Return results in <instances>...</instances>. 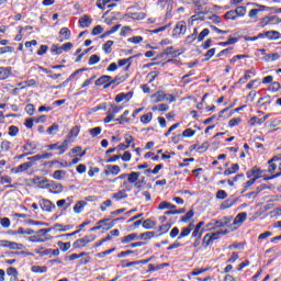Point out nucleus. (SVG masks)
Listing matches in <instances>:
<instances>
[{"instance_id": "1", "label": "nucleus", "mask_w": 281, "mask_h": 281, "mask_svg": "<svg viewBox=\"0 0 281 281\" xmlns=\"http://www.w3.org/2000/svg\"><path fill=\"white\" fill-rule=\"evenodd\" d=\"M142 176L140 172L132 171L128 179L123 180L120 183L121 190H125V192H132L133 191V183H136V181H139V177Z\"/></svg>"}, {"instance_id": "2", "label": "nucleus", "mask_w": 281, "mask_h": 281, "mask_svg": "<svg viewBox=\"0 0 281 281\" xmlns=\"http://www.w3.org/2000/svg\"><path fill=\"white\" fill-rule=\"evenodd\" d=\"M46 150H59L58 155H65L69 149V139H65L61 144L56 142L55 144H49L45 146Z\"/></svg>"}, {"instance_id": "3", "label": "nucleus", "mask_w": 281, "mask_h": 281, "mask_svg": "<svg viewBox=\"0 0 281 281\" xmlns=\"http://www.w3.org/2000/svg\"><path fill=\"white\" fill-rule=\"evenodd\" d=\"M186 32H188V23L183 20L179 21L172 30V38H181L186 36Z\"/></svg>"}, {"instance_id": "4", "label": "nucleus", "mask_w": 281, "mask_h": 281, "mask_svg": "<svg viewBox=\"0 0 281 281\" xmlns=\"http://www.w3.org/2000/svg\"><path fill=\"white\" fill-rule=\"evenodd\" d=\"M221 239V233L215 232V233H207L204 235L202 238V248L207 249L210 245H214V240Z\"/></svg>"}, {"instance_id": "5", "label": "nucleus", "mask_w": 281, "mask_h": 281, "mask_svg": "<svg viewBox=\"0 0 281 281\" xmlns=\"http://www.w3.org/2000/svg\"><path fill=\"white\" fill-rule=\"evenodd\" d=\"M95 240V235H87L83 238H79L74 241L72 248L74 249H82V247H87L89 243H93Z\"/></svg>"}, {"instance_id": "6", "label": "nucleus", "mask_w": 281, "mask_h": 281, "mask_svg": "<svg viewBox=\"0 0 281 281\" xmlns=\"http://www.w3.org/2000/svg\"><path fill=\"white\" fill-rule=\"evenodd\" d=\"M265 170L260 169V167L255 166L249 171L246 172L247 179H255V181H258V179H265Z\"/></svg>"}, {"instance_id": "7", "label": "nucleus", "mask_w": 281, "mask_h": 281, "mask_svg": "<svg viewBox=\"0 0 281 281\" xmlns=\"http://www.w3.org/2000/svg\"><path fill=\"white\" fill-rule=\"evenodd\" d=\"M117 221H124V217H117V218L111 221L110 223L104 222L103 225L93 226L92 228H90V232H98L99 229H103L102 234H104V232H109V229H113V227H115V223H117Z\"/></svg>"}, {"instance_id": "8", "label": "nucleus", "mask_w": 281, "mask_h": 281, "mask_svg": "<svg viewBox=\"0 0 281 281\" xmlns=\"http://www.w3.org/2000/svg\"><path fill=\"white\" fill-rule=\"evenodd\" d=\"M38 204H40V207H41L42 212L52 213V212H54V210H56V204H54L48 199L40 200Z\"/></svg>"}, {"instance_id": "9", "label": "nucleus", "mask_w": 281, "mask_h": 281, "mask_svg": "<svg viewBox=\"0 0 281 281\" xmlns=\"http://www.w3.org/2000/svg\"><path fill=\"white\" fill-rule=\"evenodd\" d=\"M36 162L33 160H30L27 162H24L18 167H14L11 171L13 172V175H19L21 172H27V170L30 168H32V166H34Z\"/></svg>"}, {"instance_id": "10", "label": "nucleus", "mask_w": 281, "mask_h": 281, "mask_svg": "<svg viewBox=\"0 0 281 281\" xmlns=\"http://www.w3.org/2000/svg\"><path fill=\"white\" fill-rule=\"evenodd\" d=\"M110 82H111V76L102 75L100 78H98L94 81V85H95V87H102L103 86V89H109L111 87Z\"/></svg>"}, {"instance_id": "11", "label": "nucleus", "mask_w": 281, "mask_h": 281, "mask_svg": "<svg viewBox=\"0 0 281 281\" xmlns=\"http://www.w3.org/2000/svg\"><path fill=\"white\" fill-rule=\"evenodd\" d=\"M268 188H269V186H267V184H265V183H261L260 186H258V187L256 188L255 191H251V192L245 194L244 196H245L246 199H251V200L258 199V194H260V192H262V190H268Z\"/></svg>"}, {"instance_id": "12", "label": "nucleus", "mask_w": 281, "mask_h": 281, "mask_svg": "<svg viewBox=\"0 0 281 281\" xmlns=\"http://www.w3.org/2000/svg\"><path fill=\"white\" fill-rule=\"evenodd\" d=\"M276 161H281V154H278L273 156L270 160H268V172H270V175H273V172L278 170V165L276 164Z\"/></svg>"}, {"instance_id": "13", "label": "nucleus", "mask_w": 281, "mask_h": 281, "mask_svg": "<svg viewBox=\"0 0 281 281\" xmlns=\"http://www.w3.org/2000/svg\"><path fill=\"white\" fill-rule=\"evenodd\" d=\"M133 98V91H130V92H121L119 94L115 95L114 98V101L120 104V102H128L131 101V99Z\"/></svg>"}, {"instance_id": "14", "label": "nucleus", "mask_w": 281, "mask_h": 281, "mask_svg": "<svg viewBox=\"0 0 281 281\" xmlns=\"http://www.w3.org/2000/svg\"><path fill=\"white\" fill-rule=\"evenodd\" d=\"M267 120H269V115H265L261 119H259L258 116H252L249 119L248 124L250 126H262V124H265Z\"/></svg>"}, {"instance_id": "15", "label": "nucleus", "mask_w": 281, "mask_h": 281, "mask_svg": "<svg viewBox=\"0 0 281 281\" xmlns=\"http://www.w3.org/2000/svg\"><path fill=\"white\" fill-rule=\"evenodd\" d=\"M233 217H223V220H214L215 229L221 227H229L232 224Z\"/></svg>"}, {"instance_id": "16", "label": "nucleus", "mask_w": 281, "mask_h": 281, "mask_svg": "<svg viewBox=\"0 0 281 281\" xmlns=\"http://www.w3.org/2000/svg\"><path fill=\"white\" fill-rule=\"evenodd\" d=\"M57 168H71V164L67 162V160H50L44 164V166H49V168H52V166H56Z\"/></svg>"}, {"instance_id": "17", "label": "nucleus", "mask_w": 281, "mask_h": 281, "mask_svg": "<svg viewBox=\"0 0 281 281\" xmlns=\"http://www.w3.org/2000/svg\"><path fill=\"white\" fill-rule=\"evenodd\" d=\"M192 229H194V223H190L187 227H183L178 236V240L188 238V236L192 234Z\"/></svg>"}, {"instance_id": "18", "label": "nucleus", "mask_w": 281, "mask_h": 281, "mask_svg": "<svg viewBox=\"0 0 281 281\" xmlns=\"http://www.w3.org/2000/svg\"><path fill=\"white\" fill-rule=\"evenodd\" d=\"M59 43H64V41H69L71 38V30L69 27H61L59 30Z\"/></svg>"}, {"instance_id": "19", "label": "nucleus", "mask_w": 281, "mask_h": 281, "mask_svg": "<svg viewBox=\"0 0 281 281\" xmlns=\"http://www.w3.org/2000/svg\"><path fill=\"white\" fill-rule=\"evenodd\" d=\"M252 5H256L259 9H251L248 13L249 19H257L258 13L265 12V9L267 8V5H262V4H258V3H254Z\"/></svg>"}, {"instance_id": "20", "label": "nucleus", "mask_w": 281, "mask_h": 281, "mask_svg": "<svg viewBox=\"0 0 281 281\" xmlns=\"http://www.w3.org/2000/svg\"><path fill=\"white\" fill-rule=\"evenodd\" d=\"M204 14H207V11H199V12H196V14L192 15L189 19V25H194L195 21H205V15Z\"/></svg>"}, {"instance_id": "21", "label": "nucleus", "mask_w": 281, "mask_h": 281, "mask_svg": "<svg viewBox=\"0 0 281 281\" xmlns=\"http://www.w3.org/2000/svg\"><path fill=\"white\" fill-rule=\"evenodd\" d=\"M133 240H139L138 233H132L121 238L122 245H128V243H133Z\"/></svg>"}, {"instance_id": "22", "label": "nucleus", "mask_w": 281, "mask_h": 281, "mask_svg": "<svg viewBox=\"0 0 281 281\" xmlns=\"http://www.w3.org/2000/svg\"><path fill=\"white\" fill-rule=\"evenodd\" d=\"M12 76V67H0V80H8Z\"/></svg>"}, {"instance_id": "23", "label": "nucleus", "mask_w": 281, "mask_h": 281, "mask_svg": "<svg viewBox=\"0 0 281 281\" xmlns=\"http://www.w3.org/2000/svg\"><path fill=\"white\" fill-rule=\"evenodd\" d=\"M81 128L82 127L80 125H76V126L71 127L66 139H69V142H71V138L78 137V135H80Z\"/></svg>"}, {"instance_id": "24", "label": "nucleus", "mask_w": 281, "mask_h": 281, "mask_svg": "<svg viewBox=\"0 0 281 281\" xmlns=\"http://www.w3.org/2000/svg\"><path fill=\"white\" fill-rule=\"evenodd\" d=\"M126 192V190L121 189L116 193L112 194V199H114V201H124V199H128V194Z\"/></svg>"}, {"instance_id": "25", "label": "nucleus", "mask_w": 281, "mask_h": 281, "mask_svg": "<svg viewBox=\"0 0 281 281\" xmlns=\"http://www.w3.org/2000/svg\"><path fill=\"white\" fill-rule=\"evenodd\" d=\"M54 157V154L52 153H45V154H42V155H35L33 157H29L27 160L29 161H41V159H49Z\"/></svg>"}, {"instance_id": "26", "label": "nucleus", "mask_w": 281, "mask_h": 281, "mask_svg": "<svg viewBox=\"0 0 281 281\" xmlns=\"http://www.w3.org/2000/svg\"><path fill=\"white\" fill-rule=\"evenodd\" d=\"M165 267H170V263H168V262L160 263V265L149 263L147 273H153V271H159V270L164 269Z\"/></svg>"}, {"instance_id": "27", "label": "nucleus", "mask_w": 281, "mask_h": 281, "mask_svg": "<svg viewBox=\"0 0 281 281\" xmlns=\"http://www.w3.org/2000/svg\"><path fill=\"white\" fill-rule=\"evenodd\" d=\"M93 23V20L89 15H83L79 19V26L80 27H89Z\"/></svg>"}, {"instance_id": "28", "label": "nucleus", "mask_w": 281, "mask_h": 281, "mask_svg": "<svg viewBox=\"0 0 281 281\" xmlns=\"http://www.w3.org/2000/svg\"><path fill=\"white\" fill-rule=\"evenodd\" d=\"M85 207H87L86 201L80 200V201L76 202V204L74 205L75 214H82V211L85 210Z\"/></svg>"}, {"instance_id": "29", "label": "nucleus", "mask_w": 281, "mask_h": 281, "mask_svg": "<svg viewBox=\"0 0 281 281\" xmlns=\"http://www.w3.org/2000/svg\"><path fill=\"white\" fill-rule=\"evenodd\" d=\"M22 148L26 153H34V150H36L38 148V145H36L34 142L29 139V140H26V143L24 144V146Z\"/></svg>"}, {"instance_id": "30", "label": "nucleus", "mask_w": 281, "mask_h": 281, "mask_svg": "<svg viewBox=\"0 0 281 281\" xmlns=\"http://www.w3.org/2000/svg\"><path fill=\"white\" fill-rule=\"evenodd\" d=\"M166 93L164 91H157L156 93L151 94L150 98L157 104L158 102H164L166 100Z\"/></svg>"}, {"instance_id": "31", "label": "nucleus", "mask_w": 281, "mask_h": 281, "mask_svg": "<svg viewBox=\"0 0 281 281\" xmlns=\"http://www.w3.org/2000/svg\"><path fill=\"white\" fill-rule=\"evenodd\" d=\"M247 221V214L245 212L238 213L233 221V225H243Z\"/></svg>"}, {"instance_id": "32", "label": "nucleus", "mask_w": 281, "mask_h": 281, "mask_svg": "<svg viewBox=\"0 0 281 281\" xmlns=\"http://www.w3.org/2000/svg\"><path fill=\"white\" fill-rule=\"evenodd\" d=\"M124 80H126V78L119 75L114 79H113V77H111L109 85H111L112 89H115V87H117L119 85H122V82H124Z\"/></svg>"}, {"instance_id": "33", "label": "nucleus", "mask_w": 281, "mask_h": 281, "mask_svg": "<svg viewBox=\"0 0 281 281\" xmlns=\"http://www.w3.org/2000/svg\"><path fill=\"white\" fill-rule=\"evenodd\" d=\"M240 170V166L238 164H233L231 168H227L223 175L224 177H229V175H236Z\"/></svg>"}, {"instance_id": "34", "label": "nucleus", "mask_w": 281, "mask_h": 281, "mask_svg": "<svg viewBox=\"0 0 281 281\" xmlns=\"http://www.w3.org/2000/svg\"><path fill=\"white\" fill-rule=\"evenodd\" d=\"M130 113H131V111L125 110V111L123 112V114H122L120 117H117V119L114 120V122H117L119 124H126V123L131 122V119L127 117V115H128Z\"/></svg>"}, {"instance_id": "35", "label": "nucleus", "mask_w": 281, "mask_h": 281, "mask_svg": "<svg viewBox=\"0 0 281 281\" xmlns=\"http://www.w3.org/2000/svg\"><path fill=\"white\" fill-rule=\"evenodd\" d=\"M106 168L110 170V175H112V177H117V175L122 172V168H120L119 165H108Z\"/></svg>"}, {"instance_id": "36", "label": "nucleus", "mask_w": 281, "mask_h": 281, "mask_svg": "<svg viewBox=\"0 0 281 281\" xmlns=\"http://www.w3.org/2000/svg\"><path fill=\"white\" fill-rule=\"evenodd\" d=\"M266 37L268 41H278V38H281V34L278 31H267Z\"/></svg>"}, {"instance_id": "37", "label": "nucleus", "mask_w": 281, "mask_h": 281, "mask_svg": "<svg viewBox=\"0 0 281 281\" xmlns=\"http://www.w3.org/2000/svg\"><path fill=\"white\" fill-rule=\"evenodd\" d=\"M262 60H265V63H276V60H280V55L278 53L268 54Z\"/></svg>"}, {"instance_id": "38", "label": "nucleus", "mask_w": 281, "mask_h": 281, "mask_svg": "<svg viewBox=\"0 0 281 281\" xmlns=\"http://www.w3.org/2000/svg\"><path fill=\"white\" fill-rule=\"evenodd\" d=\"M172 227L171 223L162 224L157 228V232H160L158 236H164L165 234H168L170 232V228Z\"/></svg>"}, {"instance_id": "39", "label": "nucleus", "mask_w": 281, "mask_h": 281, "mask_svg": "<svg viewBox=\"0 0 281 281\" xmlns=\"http://www.w3.org/2000/svg\"><path fill=\"white\" fill-rule=\"evenodd\" d=\"M113 45H115L114 41H106L103 45H102V49L104 52V54H111V52H113Z\"/></svg>"}, {"instance_id": "40", "label": "nucleus", "mask_w": 281, "mask_h": 281, "mask_svg": "<svg viewBox=\"0 0 281 281\" xmlns=\"http://www.w3.org/2000/svg\"><path fill=\"white\" fill-rule=\"evenodd\" d=\"M236 200L227 199L220 205V210H229V207H234Z\"/></svg>"}, {"instance_id": "41", "label": "nucleus", "mask_w": 281, "mask_h": 281, "mask_svg": "<svg viewBox=\"0 0 281 281\" xmlns=\"http://www.w3.org/2000/svg\"><path fill=\"white\" fill-rule=\"evenodd\" d=\"M143 227L144 229H155V227H157V222L147 218L145 221H143Z\"/></svg>"}, {"instance_id": "42", "label": "nucleus", "mask_w": 281, "mask_h": 281, "mask_svg": "<svg viewBox=\"0 0 281 281\" xmlns=\"http://www.w3.org/2000/svg\"><path fill=\"white\" fill-rule=\"evenodd\" d=\"M67 177V171L65 170H56L53 173V179H56V181H63Z\"/></svg>"}, {"instance_id": "43", "label": "nucleus", "mask_w": 281, "mask_h": 281, "mask_svg": "<svg viewBox=\"0 0 281 281\" xmlns=\"http://www.w3.org/2000/svg\"><path fill=\"white\" fill-rule=\"evenodd\" d=\"M239 179H241V181H245V173H238L235 177H233L232 179L227 180V183L229 186V188H234V183H236V181H238Z\"/></svg>"}, {"instance_id": "44", "label": "nucleus", "mask_w": 281, "mask_h": 281, "mask_svg": "<svg viewBox=\"0 0 281 281\" xmlns=\"http://www.w3.org/2000/svg\"><path fill=\"white\" fill-rule=\"evenodd\" d=\"M204 232H205V228H196V226H194L192 229L191 238H202Z\"/></svg>"}, {"instance_id": "45", "label": "nucleus", "mask_w": 281, "mask_h": 281, "mask_svg": "<svg viewBox=\"0 0 281 281\" xmlns=\"http://www.w3.org/2000/svg\"><path fill=\"white\" fill-rule=\"evenodd\" d=\"M131 178V173H122L116 178L109 180L108 183H117V181H126V179Z\"/></svg>"}, {"instance_id": "46", "label": "nucleus", "mask_w": 281, "mask_h": 281, "mask_svg": "<svg viewBox=\"0 0 281 281\" xmlns=\"http://www.w3.org/2000/svg\"><path fill=\"white\" fill-rule=\"evenodd\" d=\"M250 74H254L251 70H246L245 71V75L239 78V80L237 81V85H245L248 80L251 79V75Z\"/></svg>"}, {"instance_id": "47", "label": "nucleus", "mask_w": 281, "mask_h": 281, "mask_svg": "<svg viewBox=\"0 0 281 281\" xmlns=\"http://www.w3.org/2000/svg\"><path fill=\"white\" fill-rule=\"evenodd\" d=\"M249 180L246 181L244 184H243V190H241V194H245V192L251 190V186H254V183H256L255 179L252 178H248Z\"/></svg>"}, {"instance_id": "48", "label": "nucleus", "mask_w": 281, "mask_h": 281, "mask_svg": "<svg viewBox=\"0 0 281 281\" xmlns=\"http://www.w3.org/2000/svg\"><path fill=\"white\" fill-rule=\"evenodd\" d=\"M235 14L237 15V19H243L245 14H247V7L239 5L235 9Z\"/></svg>"}, {"instance_id": "49", "label": "nucleus", "mask_w": 281, "mask_h": 281, "mask_svg": "<svg viewBox=\"0 0 281 281\" xmlns=\"http://www.w3.org/2000/svg\"><path fill=\"white\" fill-rule=\"evenodd\" d=\"M140 122L144 125L150 124V122H153V112H148V113L142 115L140 116Z\"/></svg>"}, {"instance_id": "50", "label": "nucleus", "mask_w": 281, "mask_h": 281, "mask_svg": "<svg viewBox=\"0 0 281 281\" xmlns=\"http://www.w3.org/2000/svg\"><path fill=\"white\" fill-rule=\"evenodd\" d=\"M224 19L226 21H237L238 15H236V11L235 10H231V11H228V12H226L224 14Z\"/></svg>"}, {"instance_id": "51", "label": "nucleus", "mask_w": 281, "mask_h": 281, "mask_svg": "<svg viewBox=\"0 0 281 281\" xmlns=\"http://www.w3.org/2000/svg\"><path fill=\"white\" fill-rule=\"evenodd\" d=\"M122 109H123L122 106L111 103L108 112L115 117V115H117V113H120Z\"/></svg>"}, {"instance_id": "52", "label": "nucleus", "mask_w": 281, "mask_h": 281, "mask_svg": "<svg viewBox=\"0 0 281 281\" xmlns=\"http://www.w3.org/2000/svg\"><path fill=\"white\" fill-rule=\"evenodd\" d=\"M32 273H47L46 266H32L31 268Z\"/></svg>"}, {"instance_id": "53", "label": "nucleus", "mask_w": 281, "mask_h": 281, "mask_svg": "<svg viewBox=\"0 0 281 281\" xmlns=\"http://www.w3.org/2000/svg\"><path fill=\"white\" fill-rule=\"evenodd\" d=\"M24 248L25 246L23 244H19L16 241H9L8 249L21 251V249H24Z\"/></svg>"}, {"instance_id": "54", "label": "nucleus", "mask_w": 281, "mask_h": 281, "mask_svg": "<svg viewBox=\"0 0 281 281\" xmlns=\"http://www.w3.org/2000/svg\"><path fill=\"white\" fill-rule=\"evenodd\" d=\"M194 216V209L189 210L181 218V223H188Z\"/></svg>"}, {"instance_id": "55", "label": "nucleus", "mask_w": 281, "mask_h": 281, "mask_svg": "<svg viewBox=\"0 0 281 281\" xmlns=\"http://www.w3.org/2000/svg\"><path fill=\"white\" fill-rule=\"evenodd\" d=\"M150 238H155V232H145L138 235L139 240H150Z\"/></svg>"}, {"instance_id": "56", "label": "nucleus", "mask_w": 281, "mask_h": 281, "mask_svg": "<svg viewBox=\"0 0 281 281\" xmlns=\"http://www.w3.org/2000/svg\"><path fill=\"white\" fill-rule=\"evenodd\" d=\"M35 254H37L38 256H52V248H47V249H45V248H43V247H41V248H37V249H35Z\"/></svg>"}, {"instance_id": "57", "label": "nucleus", "mask_w": 281, "mask_h": 281, "mask_svg": "<svg viewBox=\"0 0 281 281\" xmlns=\"http://www.w3.org/2000/svg\"><path fill=\"white\" fill-rule=\"evenodd\" d=\"M216 54V48H211L204 54V58L202 59L203 63H207V60L212 59Z\"/></svg>"}, {"instance_id": "58", "label": "nucleus", "mask_w": 281, "mask_h": 281, "mask_svg": "<svg viewBox=\"0 0 281 281\" xmlns=\"http://www.w3.org/2000/svg\"><path fill=\"white\" fill-rule=\"evenodd\" d=\"M206 36H210V29H204L202 32L198 35V43H202V41H205Z\"/></svg>"}, {"instance_id": "59", "label": "nucleus", "mask_w": 281, "mask_h": 281, "mask_svg": "<svg viewBox=\"0 0 281 281\" xmlns=\"http://www.w3.org/2000/svg\"><path fill=\"white\" fill-rule=\"evenodd\" d=\"M168 109H170V106L167 103H161L159 105L153 106L151 111H160V113H164L168 111Z\"/></svg>"}, {"instance_id": "60", "label": "nucleus", "mask_w": 281, "mask_h": 281, "mask_svg": "<svg viewBox=\"0 0 281 281\" xmlns=\"http://www.w3.org/2000/svg\"><path fill=\"white\" fill-rule=\"evenodd\" d=\"M71 153L78 157H85V155H87V149L82 151V147L76 146L71 149Z\"/></svg>"}, {"instance_id": "61", "label": "nucleus", "mask_w": 281, "mask_h": 281, "mask_svg": "<svg viewBox=\"0 0 281 281\" xmlns=\"http://www.w3.org/2000/svg\"><path fill=\"white\" fill-rule=\"evenodd\" d=\"M8 135L9 137H16L19 135V127L16 125H10Z\"/></svg>"}, {"instance_id": "62", "label": "nucleus", "mask_w": 281, "mask_h": 281, "mask_svg": "<svg viewBox=\"0 0 281 281\" xmlns=\"http://www.w3.org/2000/svg\"><path fill=\"white\" fill-rule=\"evenodd\" d=\"M71 225H63V224H55L54 229H57V232H69L71 229Z\"/></svg>"}, {"instance_id": "63", "label": "nucleus", "mask_w": 281, "mask_h": 281, "mask_svg": "<svg viewBox=\"0 0 281 281\" xmlns=\"http://www.w3.org/2000/svg\"><path fill=\"white\" fill-rule=\"evenodd\" d=\"M243 122V119L240 117H234L228 121L229 128H234V126H238Z\"/></svg>"}, {"instance_id": "64", "label": "nucleus", "mask_w": 281, "mask_h": 281, "mask_svg": "<svg viewBox=\"0 0 281 281\" xmlns=\"http://www.w3.org/2000/svg\"><path fill=\"white\" fill-rule=\"evenodd\" d=\"M98 63H100V56L99 55H91L89 60H88V65H98Z\"/></svg>"}]
</instances>
